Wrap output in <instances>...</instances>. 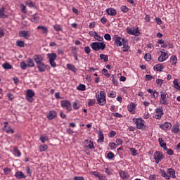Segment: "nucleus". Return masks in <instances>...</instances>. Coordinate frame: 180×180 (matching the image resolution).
<instances>
[{"mask_svg": "<svg viewBox=\"0 0 180 180\" xmlns=\"http://www.w3.org/2000/svg\"><path fill=\"white\" fill-rule=\"evenodd\" d=\"M19 35L20 37H24L25 39H29L30 34H29V31L22 30L19 32Z\"/></svg>", "mask_w": 180, "mask_h": 180, "instance_id": "19", "label": "nucleus"}, {"mask_svg": "<svg viewBox=\"0 0 180 180\" xmlns=\"http://www.w3.org/2000/svg\"><path fill=\"white\" fill-rule=\"evenodd\" d=\"M109 98H116V93L115 91H112L108 94Z\"/></svg>", "mask_w": 180, "mask_h": 180, "instance_id": "60", "label": "nucleus"}, {"mask_svg": "<svg viewBox=\"0 0 180 180\" xmlns=\"http://www.w3.org/2000/svg\"><path fill=\"white\" fill-rule=\"evenodd\" d=\"M168 93L166 90L160 91V103L161 105H168Z\"/></svg>", "mask_w": 180, "mask_h": 180, "instance_id": "5", "label": "nucleus"}, {"mask_svg": "<svg viewBox=\"0 0 180 180\" xmlns=\"http://www.w3.org/2000/svg\"><path fill=\"white\" fill-rule=\"evenodd\" d=\"M104 39L105 40H112V37L109 34H105L104 35Z\"/></svg>", "mask_w": 180, "mask_h": 180, "instance_id": "64", "label": "nucleus"}, {"mask_svg": "<svg viewBox=\"0 0 180 180\" xmlns=\"http://www.w3.org/2000/svg\"><path fill=\"white\" fill-rule=\"evenodd\" d=\"M96 101L95 99H91L89 101L88 105L89 106H94L96 103Z\"/></svg>", "mask_w": 180, "mask_h": 180, "instance_id": "55", "label": "nucleus"}, {"mask_svg": "<svg viewBox=\"0 0 180 180\" xmlns=\"http://www.w3.org/2000/svg\"><path fill=\"white\" fill-rule=\"evenodd\" d=\"M127 109L129 112H131L132 115H134L136 112V104H134V103H131L130 105L127 106Z\"/></svg>", "mask_w": 180, "mask_h": 180, "instance_id": "20", "label": "nucleus"}, {"mask_svg": "<svg viewBox=\"0 0 180 180\" xmlns=\"http://www.w3.org/2000/svg\"><path fill=\"white\" fill-rule=\"evenodd\" d=\"M155 113L158 115H164V110L162 109V107L157 108L155 109Z\"/></svg>", "mask_w": 180, "mask_h": 180, "instance_id": "33", "label": "nucleus"}, {"mask_svg": "<svg viewBox=\"0 0 180 180\" xmlns=\"http://www.w3.org/2000/svg\"><path fill=\"white\" fill-rule=\"evenodd\" d=\"M160 173L162 176H163V178H165V179L167 180L171 179V177L169 176V175H168V173H167L165 170L160 169Z\"/></svg>", "mask_w": 180, "mask_h": 180, "instance_id": "27", "label": "nucleus"}, {"mask_svg": "<svg viewBox=\"0 0 180 180\" xmlns=\"http://www.w3.org/2000/svg\"><path fill=\"white\" fill-rule=\"evenodd\" d=\"M167 174H169V176L171 178H173V179L176 178V176L175 175V169H174L172 168H169V169H167Z\"/></svg>", "mask_w": 180, "mask_h": 180, "instance_id": "23", "label": "nucleus"}, {"mask_svg": "<svg viewBox=\"0 0 180 180\" xmlns=\"http://www.w3.org/2000/svg\"><path fill=\"white\" fill-rule=\"evenodd\" d=\"M4 130H5L6 132L10 133L11 134H13V133H15V131H13L12 129V128H11V127H8V128H7V129H6Z\"/></svg>", "mask_w": 180, "mask_h": 180, "instance_id": "57", "label": "nucleus"}, {"mask_svg": "<svg viewBox=\"0 0 180 180\" xmlns=\"http://www.w3.org/2000/svg\"><path fill=\"white\" fill-rule=\"evenodd\" d=\"M2 67L4 68V70H12V65L8 62L4 63L2 65Z\"/></svg>", "mask_w": 180, "mask_h": 180, "instance_id": "31", "label": "nucleus"}, {"mask_svg": "<svg viewBox=\"0 0 180 180\" xmlns=\"http://www.w3.org/2000/svg\"><path fill=\"white\" fill-rule=\"evenodd\" d=\"M26 4L30 8H36V4L33 3V1H27Z\"/></svg>", "mask_w": 180, "mask_h": 180, "instance_id": "53", "label": "nucleus"}, {"mask_svg": "<svg viewBox=\"0 0 180 180\" xmlns=\"http://www.w3.org/2000/svg\"><path fill=\"white\" fill-rule=\"evenodd\" d=\"M16 45L18 47H25V42L23 41L18 40L16 41Z\"/></svg>", "mask_w": 180, "mask_h": 180, "instance_id": "46", "label": "nucleus"}, {"mask_svg": "<svg viewBox=\"0 0 180 180\" xmlns=\"http://www.w3.org/2000/svg\"><path fill=\"white\" fill-rule=\"evenodd\" d=\"M160 53H162V56L158 57V61L160 63H164V61L168 58V53H167V52H163L162 51H161Z\"/></svg>", "mask_w": 180, "mask_h": 180, "instance_id": "14", "label": "nucleus"}, {"mask_svg": "<svg viewBox=\"0 0 180 180\" xmlns=\"http://www.w3.org/2000/svg\"><path fill=\"white\" fill-rule=\"evenodd\" d=\"M127 33H128V34H131V36H139L140 34V31H139V28L131 29L127 27Z\"/></svg>", "mask_w": 180, "mask_h": 180, "instance_id": "9", "label": "nucleus"}, {"mask_svg": "<svg viewBox=\"0 0 180 180\" xmlns=\"http://www.w3.org/2000/svg\"><path fill=\"white\" fill-rule=\"evenodd\" d=\"M123 51L124 53H127V51H129V50H130V46H129V42H127V41H124L123 44Z\"/></svg>", "mask_w": 180, "mask_h": 180, "instance_id": "28", "label": "nucleus"}, {"mask_svg": "<svg viewBox=\"0 0 180 180\" xmlns=\"http://www.w3.org/2000/svg\"><path fill=\"white\" fill-rule=\"evenodd\" d=\"M115 136H116V131H111L108 134V137H110V138L115 137Z\"/></svg>", "mask_w": 180, "mask_h": 180, "instance_id": "62", "label": "nucleus"}, {"mask_svg": "<svg viewBox=\"0 0 180 180\" xmlns=\"http://www.w3.org/2000/svg\"><path fill=\"white\" fill-rule=\"evenodd\" d=\"M27 65L28 67H34V62H33V60L29 58L27 60Z\"/></svg>", "mask_w": 180, "mask_h": 180, "instance_id": "39", "label": "nucleus"}, {"mask_svg": "<svg viewBox=\"0 0 180 180\" xmlns=\"http://www.w3.org/2000/svg\"><path fill=\"white\" fill-rule=\"evenodd\" d=\"M37 29L41 30L42 33H47V32H49L47 27H46L45 26H38Z\"/></svg>", "mask_w": 180, "mask_h": 180, "instance_id": "40", "label": "nucleus"}, {"mask_svg": "<svg viewBox=\"0 0 180 180\" xmlns=\"http://www.w3.org/2000/svg\"><path fill=\"white\" fill-rule=\"evenodd\" d=\"M84 144L87 148L90 150H95V146L94 145V141L91 140H86Z\"/></svg>", "mask_w": 180, "mask_h": 180, "instance_id": "15", "label": "nucleus"}, {"mask_svg": "<svg viewBox=\"0 0 180 180\" xmlns=\"http://www.w3.org/2000/svg\"><path fill=\"white\" fill-rule=\"evenodd\" d=\"M48 120H53L57 117V112L55 110H50L49 112L46 115Z\"/></svg>", "mask_w": 180, "mask_h": 180, "instance_id": "12", "label": "nucleus"}, {"mask_svg": "<svg viewBox=\"0 0 180 180\" xmlns=\"http://www.w3.org/2000/svg\"><path fill=\"white\" fill-rule=\"evenodd\" d=\"M112 40L115 41V44L117 47H122L124 41H127V39L119 37V35L115 34L112 37Z\"/></svg>", "mask_w": 180, "mask_h": 180, "instance_id": "4", "label": "nucleus"}, {"mask_svg": "<svg viewBox=\"0 0 180 180\" xmlns=\"http://www.w3.org/2000/svg\"><path fill=\"white\" fill-rule=\"evenodd\" d=\"M154 71H159L160 72H162V70H164V66L161 64H158L153 68Z\"/></svg>", "mask_w": 180, "mask_h": 180, "instance_id": "26", "label": "nucleus"}, {"mask_svg": "<svg viewBox=\"0 0 180 180\" xmlns=\"http://www.w3.org/2000/svg\"><path fill=\"white\" fill-rule=\"evenodd\" d=\"M20 67L22 70H26L27 68V64H26V62L22 61L20 63Z\"/></svg>", "mask_w": 180, "mask_h": 180, "instance_id": "52", "label": "nucleus"}, {"mask_svg": "<svg viewBox=\"0 0 180 180\" xmlns=\"http://www.w3.org/2000/svg\"><path fill=\"white\" fill-rule=\"evenodd\" d=\"M94 39H96V40H97V41H103V37H102L101 36L98 34V33L96 34Z\"/></svg>", "mask_w": 180, "mask_h": 180, "instance_id": "47", "label": "nucleus"}, {"mask_svg": "<svg viewBox=\"0 0 180 180\" xmlns=\"http://www.w3.org/2000/svg\"><path fill=\"white\" fill-rule=\"evenodd\" d=\"M77 89L78 91H85L86 89V86L85 84H80L77 87Z\"/></svg>", "mask_w": 180, "mask_h": 180, "instance_id": "38", "label": "nucleus"}, {"mask_svg": "<svg viewBox=\"0 0 180 180\" xmlns=\"http://www.w3.org/2000/svg\"><path fill=\"white\" fill-rule=\"evenodd\" d=\"M53 28L55 30H56V32H61V30H63V27H61L60 25H54Z\"/></svg>", "mask_w": 180, "mask_h": 180, "instance_id": "48", "label": "nucleus"}, {"mask_svg": "<svg viewBox=\"0 0 180 180\" xmlns=\"http://www.w3.org/2000/svg\"><path fill=\"white\" fill-rule=\"evenodd\" d=\"M160 127L163 130H170L171 127H172V124H171V122H166L163 124L160 125Z\"/></svg>", "mask_w": 180, "mask_h": 180, "instance_id": "16", "label": "nucleus"}, {"mask_svg": "<svg viewBox=\"0 0 180 180\" xmlns=\"http://www.w3.org/2000/svg\"><path fill=\"white\" fill-rule=\"evenodd\" d=\"M5 11H6V8L4 6L0 8V19H6L8 18V15L5 14Z\"/></svg>", "mask_w": 180, "mask_h": 180, "instance_id": "17", "label": "nucleus"}, {"mask_svg": "<svg viewBox=\"0 0 180 180\" xmlns=\"http://www.w3.org/2000/svg\"><path fill=\"white\" fill-rule=\"evenodd\" d=\"M131 154L133 155V157H136L137 155V150L134 148H130Z\"/></svg>", "mask_w": 180, "mask_h": 180, "instance_id": "51", "label": "nucleus"}, {"mask_svg": "<svg viewBox=\"0 0 180 180\" xmlns=\"http://www.w3.org/2000/svg\"><path fill=\"white\" fill-rule=\"evenodd\" d=\"M158 141L160 147H162L163 150H167V143L164 142V139H162V138H159Z\"/></svg>", "mask_w": 180, "mask_h": 180, "instance_id": "24", "label": "nucleus"}, {"mask_svg": "<svg viewBox=\"0 0 180 180\" xmlns=\"http://www.w3.org/2000/svg\"><path fill=\"white\" fill-rule=\"evenodd\" d=\"M67 68H68V70H70V71H73V72H75V71H77V68H75V66H74L71 64H68Z\"/></svg>", "mask_w": 180, "mask_h": 180, "instance_id": "36", "label": "nucleus"}, {"mask_svg": "<svg viewBox=\"0 0 180 180\" xmlns=\"http://www.w3.org/2000/svg\"><path fill=\"white\" fill-rule=\"evenodd\" d=\"M156 84H157V85L162 86V84H164V80H162V79H156Z\"/></svg>", "mask_w": 180, "mask_h": 180, "instance_id": "54", "label": "nucleus"}, {"mask_svg": "<svg viewBox=\"0 0 180 180\" xmlns=\"http://www.w3.org/2000/svg\"><path fill=\"white\" fill-rule=\"evenodd\" d=\"M132 120L133 122L135 123L136 129L139 130H144V129H146V121L142 118H134Z\"/></svg>", "mask_w": 180, "mask_h": 180, "instance_id": "3", "label": "nucleus"}, {"mask_svg": "<svg viewBox=\"0 0 180 180\" xmlns=\"http://www.w3.org/2000/svg\"><path fill=\"white\" fill-rule=\"evenodd\" d=\"M168 46H169V49H172V47H173L172 44H170L169 41H167L166 44L164 43L162 45H161V47H162V49H167V47H168Z\"/></svg>", "mask_w": 180, "mask_h": 180, "instance_id": "41", "label": "nucleus"}, {"mask_svg": "<svg viewBox=\"0 0 180 180\" xmlns=\"http://www.w3.org/2000/svg\"><path fill=\"white\" fill-rule=\"evenodd\" d=\"M104 140H105V136H103V132L101 130L98 131V143H103Z\"/></svg>", "mask_w": 180, "mask_h": 180, "instance_id": "25", "label": "nucleus"}, {"mask_svg": "<svg viewBox=\"0 0 180 180\" xmlns=\"http://www.w3.org/2000/svg\"><path fill=\"white\" fill-rule=\"evenodd\" d=\"M96 96L100 106H105L106 105V93L105 91H101L99 94H96Z\"/></svg>", "mask_w": 180, "mask_h": 180, "instance_id": "1", "label": "nucleus"}, {"mask_svg": "<svg viewBox=\"0 0 180 180\" xmlns=\"http://www.w3.org/2000/svg\"><path fill=\"white\" fill-rule=\"evenodd\" d=\"M145 77H146V81H150V79H154V77H153V75H146Z\"/></svg>", "mask_w": 180, "mask_h": 180, "instance_id": "59", "label": "nucleus"}, {"mask_svg": "<svg viewBox=\"0 0 180 180\" xmlns=\"http://www.w3.org/2000/svg\"><path fill=\"white\" fill-rule=\"evenodd\" d=\"M108 146L110 150H116L117 148V145L115 142H110Z\"/></svg>", "mask_w": 180, "mask_h": 180, "instance_id": "37", "label": "nucleus"}, {"mask_svg": "<svg viewBox=\"0 0 180 180\" xmlns=\"http://www.w3.org/2000/svg\"><path fill=\"white\" fill-rule=\"evenodd\" d=\"M33 60L36 63L37 65L43 63V56L41 55H35L33 56Z\"/></svg>", "mask_w": 180, "mask_h": 180, "instance_id": "13", "label": "nucleus"}, {"mask_svg": "<svg viewBox=\"0 0 180 180\" xmlns=\"http://www.w3.org/2000/svg\"><path fill=\"white\" fill-rule=\"evenodd\" d=\"M144 59L146 60V61H151V54L146 53L144 56Z\"/></svg>", "mask_w": 180, "mask_h": 180, "instance_id": "50", "label": "nucleus"}, {"mask_svg": "<svg viewBox=\"0 0 180 180\" xmlns=\"http://www.w3.org/2000/svg\"><path fill=\"white\" fill-rule=\"evenodd\" d=\"M172 131L174 133V134H178V133H179L180 129L179 122H176V124L172 127Z\"/></svg>", "mask_w": 180, "mask_h": 180, "instance_id": "22", "label": "nucleus"}, {"mask_svg": "<svg viewBox=\"0 0 180 180\" xmlns=\"http://www.w3.org/2000/svg\"><path fill=\"white\" fill-rule=\"evenodd\" d=\"M72 108L75 110H78V109H79L80 106L77 101H75L72 103Z\"/></svg>", "mask_w": 180, "mask_h": 180, "instance_id": "42", "label": "nucleus"}, {"mask_svg": "<svg viewBox=\"0 0 180 180\" xmlns=\"http://www.w3.org/2000/svg\"><path fill=\"white\" fill-rule=\"evenodd\" d=\"M154 160L156 164H158L160 161L164 160V155H162V152L156 151L155 154L154 155Z\"/></svg>", "mask_w": 180, "mask_h": 180, "instance_id": "8", "label": "nucleus"}, {"mask_svg": "<svg viewBox=\"0 0 180 180\" xmlns=\"http://www.w3.org/2000/svg\"><path fill=\"white\" fill-rule=\"evenodd\" d=\"M100 59L103 60L104 63H108V61L109 60L108 55H105L103 53H101L100 55Z\"/></svg>", "mask_w": 180, "mask_h": 180, "instance_id": "32", "label": "nucleus"}, {"mask_svg": "<svg viewBox=\"0 0 180 180\" xmlns=\"http://www.w3.org/2000/svg\"><path fill=\"white\" fill-rule=\"evenodd\" d=\"M33 96H34V91L32 89L27 90L26 94L27 101H28V102H33V99L32 98Z\"/></svg>", "mask_w": 180, "mask_h": 180, "instance_id": "10", "label": "nucleus"}, {"mask_svg": "<svg viewBox=\"0 0 180 180\" xmlns=\"http://www.w3.org/2000/svg\"><path fill=\"white\" fill-rule=\"evenodd\" d=\"M90 47L94 51H99V50L103 51L106 49V44L105 42H92L90 44Z\"/></svg>", "mask_w": 180, "mask_h": 180, "instance_id": "2", "label": "nucleus"}, {"mask_svg": "<svg viewBox=\"0 0 180 180\" xmlns=\"http://www.w3.org/2000/svg\"><path fill=\"white\" fill-rule=\"evenodd\" d=\"M178 62V58L176 56H172L170 58V63H172V65H176Z\"/></svg>", "mask_w": 180, "mask_h": 180, "instance_id": "30", "label": "nucleus"}, {"mask_svg": "<svg viewBox=\"0 0 180 180\" xmlns=\"http://www.w3.org/2000/svg\"><path fill=\"white\" fill-rule=\"evenodd\" d=\"M48 148L49 147L47 146V145H42L40 146L41 151H46Z\"/></svg>", "mask_w": 180, "mask_h": 180, "instance_id": "61", "label": "nucleus"}, {"mask_svg": "<svg viewBox=\"0 0 180 180\" xmlns=\"http://www.w3.org/2000/svg\"><path fill=\"white\" fill-rule=\"evenodd\" d=\"M106 12L108 15H110V16H116V15H117V11L113 8H107Z\"/></svg>", "mask_w": 180, "mask_h": 180, "instance_id": "18", "label": "nucleus"}, {"mask_svg": "<svg viewBox=\"0 0 180 180\" xmlns=\"http://www.w3.org/2000/svg\"><path fill=\"white\" fill-rule=\"evenodd\" d=\"M121 10L124 13H127V12H129V8H127V6H121Z\"/></svg>", "mask_w": 180, "mask_h": 180, "instance_id": "56", "label": "nucleus"}, {"mask_svg": "<svg viewBox=\"0 0 180 180\" xmlns=\"http://www.w3.org/2000/svg\"><path fill=\"white\" fill-rule=\"evenodd\" d=\"M147 92H148V94H152L154 99H157L158 96H160V93H158V91H156L155 90L153 91V89H148Z\"/></svg>", "mask_w": 180, "mask_h": 180, "instance_id": "21", "label": "nucleus"}, {"mask_svg": "<svg viewBox=\"0 0 180 180\" xmlns=\"http://www.w3.org/2000/svg\"><path fill=\"white\" fill-rule=\"evenodd\" d=\"M4 172L6 175H8L9 174V172H11V169L8 168V167H5L4 169Z\"/></svg>", "mask_w": 180, "mask_h": 180, "instance_id": "63", "label": "nucleus"}, {"mask_svg": "<svg viewBox=\"0 0 180 180\" xmlns=\"http://www.w3.org/2000/svg\"><path fill=\"white\" fill-rule=\"evenodd\" d=\"M102 74L105 75V77H107V78H109L110 77V74L108 72V70L103 68L102 70Z\"/></svg>", "mask_w": 180, "mask_h": 180, "instance_id": "45", "label": "nucleus"}, {"mask_svg": "<svg viewBox=\"0 0 180 180\" xmlns=\"http://www.w3.org/2000/svg\"><path fill=\"white\" fill-rule=\"evenodd\" d=\"M60 106L66 109L68 112H71V110H72V106L71 105V103L68 100L61 101Z\"/></svg>", "mask_w": 180, "mask_h": 180, "instance_id": "7", "label": "nucleus"}, {"mask_svg": "<svg viewBox=\"0 0 180 180\" xmlns=\"http://www.w3.org/2000/svg\"><path fill=\"white\" fill-rule=\"evenodd\" d=\"M39 140L42 143H46V141H49V136L44 135H40Z\"/></svg>", "mask_w": 180, "mask_h": 180, "instance_id": "34", "label": "nucleus"}, {"mask_svg": "<svg viewBox=\"0 0 180 180\" xmlns=\"http://www.w3.org/2000/svg\"><path fill=\"white\" fill-rule=\"evenodd\" d=\"M47 58L49 59L51 67H53V68L57 67V63L54 62L55 60H56L57 58V53H48Z\"/></svg>", "mask_w": 180, "mask_h": 180, "instance_id": "6", "label": "nucleus"}, {"mask_svg": "<svg viewBox=\"0 0 180 180\" xmlns=\"http://www.w3.org/2000/svg\"><path fill=\"white\" fill-rule=\"evenodd\" d=\"M37 68H38L39 72H44L47 68H50V66L41 63L37 65Z\"/></svg>", "mask_w": 180, "mask_h": 180, "instance_id": "11", "label": "nucleus"}, {"mask_svg": "<svg viewBox=\"0 0 180 180\" xmlns=\"http://www.w3.org/2000/svg\"><path fill=\"white\" fill-rule=\"evenodd\" d=\"M91 174L94 175V176H96V178H98V179H100L101 176V174L97 172H91Z\"/></svg>", "mask_w": 180, "mask_h": 180, "instance_id": "44", "label": "nucleus"}, {"mask_svg": "<svg viewBox=\"0 0 180 180\" xmlns=\"http://www.w3.org/2000/svg\"><path fill=\"white\" fill-rule=\"evenodd\" d=\"M15 176H16L18 179H21V178H26V176H25V174H23L22 172H15Z\"/></svg>", "mask_w": 180, "mask_h": 180, "instance_id": "29", "label": "nucleus"}, {"mask_svg": "<svg viewBox=\"0 0 180 180\" xmlns=\"http://www.w3.org/2000/svg\"><path fill=\"white\" fill-rule=\"evenodd\" d=\"M31 21L34 23H39V17L37 15H33L31 17Z\"/></svg>", "mask_w": 180, "mask_h": 180, "instance_id": "35", "label": "nucleus"}, {"mask_svg": "<svg viewBox=\"0 0 180 180\" xmlns=\"http://www.w3.org/2000/svg\"><path fill=\"white\" fill-rule=\"evenodd\" d=\"M107 158H108V160H113V158H115V153L112 152H109L107 154Z\"/></svg>", "mask_w": 180, "mask_h": 180, "instance_id": "43", "label": "nucleus"}, {"mask_svg": "<svg viewBox=\"0 0 180 180\" xmlns=\"http://www.w3.org/2000/svg\"><path fill=\"white\" fill-rule=\"evenodd\" d=\"M13 151L15 154H17V157H20V155H22V153H20V151L19 150V149H18L17 147L13 148Z\"/></svg>", "mask_w": 180, "mask_h": 180, "instance_id": "49", "label": "nucleus"}, {"mask_svg": "<svg viewBox=\"0 0 180 180\" xmlns=\"http://www.w3.org/2000/svg\"><path fill=\"white\" fill-rule=\"evenodd\" d=\"M112 81L113 85H115V86H117V85H119V83L117 82V79H116L113 75L112 76Z\"/></svg>", "mask_w": 180, "mask_h": 180, "instance_id": "58", "label": "nucleus"}]
</instances>
